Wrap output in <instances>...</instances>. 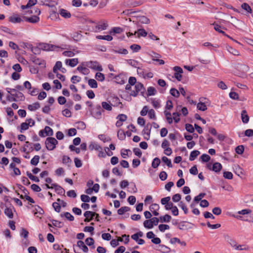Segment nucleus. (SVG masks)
Returning <instances> with one entry per match:
<instances>
[{
    "label": "nucleus",
    "mask_w": 253,
    "mask_h": 253,
    "mask_svg": "<svg viewBox=\"0 0 253 253\" xmlns=\"http://www.w3.org/2000/svg\"><path fill=\"white\" fill-rule=\"evenodd\" d=\"M77 246L80 248L84 253H87L88 252V248L84 244V242L82 241H78L77 243Z\"/></svg>",
    "instance_id": "14"
},
{
    "label": "nucleus",
    "mask_w": 253,
    "mask_h": 253,
    "mask_svg": "<svg viewBox=\"0 0 253 253\" xmlns=\"http://www.w3.org/2000/svg\"><path fill=\"white\" fill-rule=\"evenodd\" d=\"M159 248L158 251L162 253H169L171 251L175 253L174 250L171 251L170 248L164 245H159Z\"/></svg>",
    "instance_id": "11"
},
{
    "label": "nucleus",
    "mask_w": 253,
    "mask_h": 253,
    "mask_svg": "<svg viewBox=\"0 0 253 253\" xmlns=\"http://www.w3.org/2000/svg\"><path fill=\"white\" fill-rule=\"evenodd\" d=\"M117 136L120 140H123L126 138V133L122 129H119L117 133Z\"/></svg>",
    "instance_id": "35"
},
{
    "label": "nucleus",
    "mask_w": 253,
    "mask_h": 253,
    "mask_svg": "<svg viewBox=\"0 0 253 253\" xmlns=\"http://www.w3.org/2000/svg\"><path fill=\"white\" fill-rule=\"evenodd\" d=\"M200 154V152L198 150H194L192 151L190 155L189 160L191 161H194Z\"/></svg>",
    "instance_id": "22"
},
{
    "label": "nucleus",
    "mask_w": 253,
    "mask_h": 253,
    "mask_svg": "<svg viewBox=\"0 0 253 253\" xmlns=\"http://www.w3.org/2000/svg\"><path fill=\"white\" fill-rule=\"evenodd\" d=\"M213 25H214V29L215 31L218 32L222 34L224 36H226L225 33L220 29L221 28V27L220 25L217 24H213Z\"/></svg>",
    "instance_id": "56"
},
{
    "label": "nucleus",
    "mask_w": 253,
    "mask_h": 253,
    "mask_svg": "<svg viewBox=\"0 0 253 253\" xmlns=\"http://www.w3.org/2000/svg\"><path fill=\"white\" fill-rule=\"evenodd\" d=\"M95 78L98 81L100 82H103L105 80L104 75L100 72L96 73Z\"/></svg>",
    "instance_id": "52"
},
{
    "label": "nucleus",
    "mask_w": 253,
    "mask_h": 253,
    "mask_svg": "<svg viewBox=\"0 0 253 253\" xmlns=\"http://www.w3.org/2000/svg\"><path fill=\"white\" fill-rule=\"evenodd\" d=\"M149 126H151V125L150 124H148L142 131L143 134H146L147 136H148V138L144 137L146 140H149L151 132V128H148Z\"/></svg>",
    "instance_id": "20"
},
{
    "label": "nucleus",
    "mask_w": 253,
    "mask_h": 253,
    "mask_svg": "<svg viewBox=\"0 0 253 253\" xmlns=\"http://www.w3.org/2000/svg\"><path fill=\"white\" fill-rule=\"evenodd\" d=\"M36 65H38L41 66L42 67L44 68L45 67V62L44 60L38 58L37 60H36L35 62L34 63Z\"/></svg>",
    "instance_id": "32"
},
{
    "label": "nucleus",
    "mask_w": 253,
    "mask_h": 253,
    "mask_svg": "<svg viewBox=\"0 0 253 253\" xmlns=\"http://www.w3.org/2000/svg\"><path fill=\"white\" fill-rule=\"evenodd\" d=\"M112 51L115 53H119L122 54H127L128 53V51L125 48H119L118 49H113Z\"/></svg>",
    "instance_id": "25"
},
{
    "label": "nucleus",
    "mask_w": 253,
    "mask_h": 253,
    "mask_svg": "<svg viewBox=\"0 0 253 253\" xmlns=\"http://www.w3.org/2000/svg\"><path fill=\"white\" fill-rule=\"evenodd\" d=\"M159 229L161 232H164L166 230L169 229V226L167 224H160L159 225Z\"/></svg>",
    "instance_id": "64"
},
{
    "label": "nucleus",
    "mask_w": 253,
    "mask_h": 253,
    "mask_svg": "<svg viewBox=\"0 0 253 253\" xmlns=\"http://www.w3.org/2000/svg\"><path fill=\"white\" fill-rule=\"evenodd\" d=\"M142 2L140 1H130L129 3H127V5L128 7H136L138 5H140L142 4Z\"/></svg>",
    "instance_id": "51"
},
{
    "label": "nucleus",
    "mask_w": 253,
    "mask_h": 253,
    "mask_svg": "<svg viewBox=\"0 0 253 253\" xmlns=\"http://www.w3.org/2000/svg\"><path fill=\"white\" fill-rule=\"evenodd\" d=\"M157 93V91L155 87L150 86L147 88V95L152 96L154 95Z\"/></svg>",
    "instance_id": "36"
},
{
    "label": "nucleus",
    "mask_w": 253,
    "mask_h": 253,
    "mask_svg": "<svg viewBox=\"0 0 253 253\" xmlns=\"http://www.w3.org/2000/svg\"><path fill=\"white\" fill-rule=\"evenodd\" d=\"M169 92L172 96L177 98L180 95L179 91L175 88H171Z\"/></svg>",
    "instance_id": "40"
},
{
    "label": "nucleus",
    "mask_w": 253,
    "mask_h": 253,
    "mask_svg": "<svg viewBox=\"0 0 253 253\" xmlns=\"http://www.w3.org/2000/svg\"><path fill=\"white\" fill-rule=\"evenodd\" d=\"M206 195V193H201L200 194H199L198 196H196L195 198H194V201L196 202H199L200 201H201L202 199L205 197V196Z\"/></svg>",
    "instance_id": "62"
},
{
    "label": "nucleus",
    "mask_w": 253,
    "mask_h": 253,
    "mask_svg": "<svg viewBox=\"0 0 253 253\" xmlns=\"http://www.w3.org/2000/svg\"><path fill=\"white\" fill-rule=\"evenodd\" d=\"M62 68V62L61 61H57L55 66L53 68V72L56 73L58 70H60Z\"/></svg>",
    "instance_id": "43"
},
{
    "label": "nucleus",
    "mask_w": 253,
    "mask_h": 253,
    "mask_svg": "<svg viewBox=\"0 0 253 253\" xmlns=\"http://www.w3.org/2000/svg\"><path fill=\"white\" fill-rule=\"evenodd\" d=\"M137 20L141 24H148L150 22V19L145 16H137Z\"/></svg>",
    "instance_id": "15"
},
{
    "label": "nucleus",
    "mask_w": 253,
    "mask_h": 253,
    "mask_svg": "<svg viewBox=\"0 0 253 253\" xmlns=\"http://www.w3.org/2000/svg\"><path fill=\"white\" fill-rule=\"evenodd\" d=\"M23 20L16 14H14L8 18L9 21L12 23H19L22 22Z\"/></svg>",
    "instance_id": "8"
},
{
    "label": "nucleus",
    "mask_w": 253,
    "mask_h": 253,
    "mask_svg": "<svg viewBox=\"0 0 253 253\" xmlns=\"http://www.w3.org/2000/svg\"><path fill=\"white\" fill-rule=\"evenodd\" d=\"M108 26V23L106 20H101L95 26V29L97 31H100L105 30Z\"/></svg>",
    "instance_id": "5"
},
{
    "label": "nucleus",
    "mask_w": 253,
    "mask_h": 253,
    "mask_svg": "<svg viewBox=\"0 0 253 253\" xmlns=\"http://www.w3.org/2000/svg\"><path fill=\"white\" fill-rule=\"evenodd\" d=\"M135 90L136 91V92H137L138 93L141 91L142 90H143V92H144L145 91V88L143 86V84L141 83H139V82H137L135 85Z\"/></svg>",
    "instance_id": "28"
},
{
    "label": "nucleus",
    "mask_w": 253,
    "mask_h": 253,
    "mask_svg": "<svg viewBox=\"0 0 253 253\" xmlns=\"http://www.w3.org/2000/svg\"><path fill=\"white\" fill-rule=\"evenodd\" d=\"M58 143V141L55 138L52 137H47L45 141L46 148L49 151L54 150Z\"/></svg>",
    "instance_id": "1"
},
{
    "label": "nucleus",
    "mask_w": 253,
    "mask_h": 253,
    "mask_svg": "<svg viewBox=\"0 0 253 253\" xmlns=\"http://www.w3.org/2000/svg\"><path fill=\"white\" fill-rule=\"evenodd\" d=\"M123 30L120 27H114L113 28L111 31H110L109 34H111L112 33L116 34H120L123 32Z\"/></svg>",
    "instance_id": "54"
},
{
    "label": "nucleus",
    "mask_w": 253,
    "mask_h": 253,
    "mask_svg": "<svg viewBox=\"0 0 253 253\" xmlns=\"http://www.w3.org/2000/svg\"><path fill=\"white\" fill-rule=\"evenodd\" d=\"M24 20L31 23H36L40 21V18L37 15H34L30 17L23 16Z\"/></svg>",
    "instance_id": "7"
},
{
    "label": "nucleus",
    "mask_w": 253,
    "mask_h": 253,
    "mask_svg": "<svg viewBox=\"0 0 253 253\" xmlns=\"http://www.w3.org/2000/svg\"><path fill=\"white\" fill-rule=\"evenodd\" d=\"M44 133L46 134V135L51 136L53 134V130L48 126H46L44 128Z\"/></svg>",
    "instance_id": "46"
},
{
    "label": "nucleus",
    "mask_w": 253,
    "mask_h": 253,
    "mask_svg": "<svg viewBox=\"0 0 253 253\" xmlns=\"http://www.w3.org/2000/svg\"><path fill=\"white\" fill-rule=\"evenodd\" d=\"M60 14L62 17L65 18H69L71 16V13L64 9H60Z\"/></svg>",
    "instance_id": "26"
},
{
    "label": "nucleus",
    "mask_w": 253,
    "mask_h": 253,
    "mask_svg": "<svg viewBox=\"0 0 253 253\" xmlns=\"http://www.w3.org/2000/svg\"><path fill=\"white\" fill-rule=\"evenodd\" d=\"M89 148L91 150L95 149L97 151H99L100 150L102 149V147L101 146L95 143H91L89 145Z\"/></svg>",
    "instance_id": "24"
},
{
    "label": "nucleus",
    "mask_w": 253,
    "mask_h": 253,
    "mask_svg": "<svg viewBox=\"0 0 253 253\" xmlns=\"http://www.w3.org/2000/svg\"><path fill=\"white\" fill-rule=\"evenodd\" d=\"M52 185L53 186V188L55 189V192L60 195H64L65 191V190L59 185L56 183L52 184Z\"/></svg>",
    "instance_id": "10"
},
{
    "label": "nucleus",
    "mask_w": 253,
    "mask_h": 253,
    "mask_svg": "<svg viewBox=\"0 0 253 253\" xmlns=\"http://www.w3.org/2000/svg\"><path fill=\"white\" fill-rule=\"evenodd\" d=\"M85 244L88 246H92V248L94 249L95 246H93L94 244V240L92 238L88 237L85 240Z\"/></svg>",
    "instance_id": "39"
},
{
    "label": "nucleus",
    "mask_w": 253,
    "mask_h": 253,
    "mask_svg": "<svg viewBox=\"0 0 253 253\" xmlns=\"http://www.w3.org/2000/svg\"><path fill=\"white\" fill-rule=\"evenodd\" d=\"M39 160L40 156L36 155L31 159L30 164L33 166H37L39 162Z\"/></svg>",
    "instance_id": "37"
},
{
    "label": "nucleus",
    "mask_w": 253,
    "mask_h": 253,
    "mask_svg": "<svg viewBox=\"0 0 253 253\" xmlns=\"http://www.w3.org/2000/svg\"><path fill=\"white\" fill-rule=\"evenodd\" d=\"M88 84L91 88H95L97 87V83L94 79H89Z\"/></svg>",
    "instance_id": "42"
},
{
    "label": "nucleus",
    "mask_w": 253,
    "mask_h": 253,
    "mask_svg": "<svg viewBox=\"0 0 253 253\" xmlns=\"http://www.w3.org/2000/svg\"><path fill=\"white\" fill-rule=\"evenodd\" d=\"M171 219V216L168 214L160 217V219L162 222H169Z\"/></svg>",
    "instance_id": "30"
},
{
    "label": "nucleus",
    "mask_w": 253,
    "mask_h": 253,
    "mask_svg": "<svg viewBox=\"0 0 253 253\" xmlns=\"http://www.w3.org/2000/svg\"><path fill=\"white\" fill-rule=\"evenodd\" d=\"M235 151L236 153L238 154L241 155L244 153V147L243 145H239L238 146L236 149Z\"/></svg>",
    "instance_id": "59"
},
{
    "label": "nucleus",
    "mask_w": 253,
    "mask_h": 253,
    "mask_svg": "<svg viewBox=\"0 0 253 253\" xmlns=\"http://www.w3.org/2000/svg\"><path fill=\"white\" fill-rule=\"evenodd\" d=\"M130 48L133 52H138L141 49V46L138 44H133L130 45Z\"/></svg>",
    "instance_id": "63"
},
{
    "label": "nucleus",
    "mask_w": 253,
    "mask_h": 253,
    "mask_svg": "<svg viewBox=\"0 0 253 253\" xmlns=\"http://www.w3.org/2000/svg\"><path fill=\"white\" fill-rule=\"evenodd\" d=\"M40 107V104L38 102H35L33 104H30L28 106V109L31 111H33L38 109Z\"/></svg>",
    "instance_id": "18"
},
{
    "label": "nucleus",
    "mask_w": 253,
    "mask_h": 253,
    "mask_svg": "<svg viewBox=\"0 0 253 253\" xmlns=\"http://www.w3.org/2000/svg\"><path fill=\"white\" fill-rule=\"evenodd\" d=\"M97 39L106 40L107 41H111L113 40V37L110 35L101 36L98 35L96 37Z\"/></svg>",
    "instance_id": "29"
},
{
    "label": "nucleus",
    "mask_w": 253,
    "mask_h": 253,
    "mask_svg": "<svg viewBox=\"0 0 253 253\" xmlns=\"http://www.w3.org/2000/svg\"><path fill=\"white\" fill-rule=\"evenodd\" d=\"M101 105L102 108L107 111H111L112 109V104L110 103L103 101L102 102Z\"/></svg>",
    "instance_id": "27"
},
{
    "label": "nucleus",
    "mask_w": 253,
    "mask_h": 253,
    "mask_svg": "<svg viewBox=\"0 0 253 253\" xmlns=\"http://www.w3.org/2000/svg\"><path fill=\"white\" fill-rule=\"evenodd\" d=\"M187 221H181L178 223V228L180 230H188L189 229H191L192 227L188 226L187 224H185L187 223Z\"/></svg>",
    "instance_id": "19"
},
{
    "label": "nucleus",
    "mask_w": 253,
    "mask_h": 253,
    "mask_svg": "<svg viewBox=\"0 0 253 253\" xmlns=\"http://www.w3.org/2000/svg\"><path fill=\"white\" fill-rule=\"evenodd\" d=\"M78 58L67 59L66 60V63L68 64L70 66L74 67L78 63Z\"/></svg>",
    "instance_id": "17"
},
{
    "label": "nucleus",
    "mask_w": 253,
    "mask_h": 253,
    "mask_svg": "<svg viewBox=\"0 0 253 253\" xmlns=\"http://www.w3.org/2000/svg\"><path fill=\"white\" fill-rule=\"evenodd\" d=\"M60 216L61 217L65 216L67 219L71 221L74 220V216L69 212H66L64 213H61Z\"/></svg>",
    "instance_id": "33"
},
{
    "label": "nucleus",
    "mask_w": 253,
    "mask_h": 253,
    "mask_svg": "<svg viewBox=\"0 0 253 253\" xmlns=\"http://www.w3.org/2000/svg\"><path fill=\"white\" fill-rule=\"evenodd\" d=\"M62 163L69 167L72 163V160L69 156L64 155L62 158Z\"/></svg>",
    "instance_id": "31"
},
{
    "label": "nucleus",
    "mask_w": 253,
    "mask_h": 253,
    "mask_svg": "<svg viewBox=\"0 0 253 253\" xmlns=\"http://www.w3.org/2000/svg\"><path fill=\"white\" fill-rule=\"evenodd\" d=\"M143 225L145 228L148 229H152L153 227V225L152 224L150 219L144 221L143 222Z\"/></svg>",
    "instance_id": "47"
},
{
    "label": "nucleus",
    "mask_w": 253,
    "mask_h": 253,
    "mask_svg": "<svg viewBox=\"0 0 253 253\" xmlns=\"http://www.w3.org/2000/svg\"><path fill=\"white\" fill-rule=\"evenodd\" d=\"M224 237L225 240L231 246L234 248L236 247L237 243L233 239L231 238L228 235H225Z\"/></svg>",
    "instance_id": "16"
},
{
    "label": "nucleus",
    "mask_w": 253,
    "mask_h": 253,
    "mask_svg": "<svg viewBox=\"0 0 253 253\" xmlns=\"http://www.w3.org/2000/svg\"><path fill=\"white\" fill-rule=\"evenodd\" d=\"M226 49L231 54L234 55H239V51L232 47L231 46H230L229 45L226 46Z\"/></svg>",
    "instance_id": "34"
},
{
    "label": "nucleus",
    "mask_w": 253,
    "mask_h": 253,
    "mask_svg": "<svg viewBox=\"0 0 253 253\" xmlns=\"http://www.w3.org/2000/svg\"><path fill=\"white\" fill-rule=\"evenodd\" d=\"M242 121L244 124H247L249 121V116L247 114V112L246 110H243L241 112V114Z\"/></svg>",
    "instance_id": "12"
},
{
    "label": "nucleus",
    "mask_w": 253,
    "mask_h": 253,
    "mask_svg": "<svg viewBox=\"0 0 253 253\" xmlns=\"http://www.w3.org/2000/svg\"><path fill=\"white\" fill-rule=\"evenodd\" d=\"M4 213L9 218H12L13 216L12 209L10 207L6 206L4 210Z\"/></svg>",
    "instance_id": "23"
},
{
    "label": "nucleus",
    "mask_w": 253,
    "mask_h": 253,
    "mask_svg": "<svg viewBox=\"0 0 253 253\" xmlns=\"http://www.w3.org/2000/svg\"><path fill=\"white\" fill-rule=\"evenodd\" d=\"M29 126V123L26 122L22 123L21 124L20 127V132H23V130H26L28 129Z\"/></svg>",
    "instance_id": "60"
},
{
    "label": "nucleus",
    "mask_w": 253,
    "mask_h": 253,
    "mask_svg": "<svg viewBox=\"0 0 253 253\" xmlns=\"http://www.w3.org/2000/svg\"><path fill=\"white\" fill-rule=\"evenodd\" d=\"M89 68L92 69L94 70L102 71L103 70V68L101 65H99L98 62L97 61H90L89 63Z\"/></svg>",
    "instance_id": "6"
},
{
    "label": "nucleus",
    "mask_w": 253,
    "mask_h": 253,
    "mask_svg": "<svg viewBox=\"0 0 253 253\" xmlns=\"http://www.w3.org/2000/svg\"><path fill=\"white\" fill-rule=\"evenodd\" d=\"M200 159L203 162H208L210 160L211 157L208 154H204L202 155H201V156L200 157Z\"/></svg>",
    "instance_id": "58"
},
{
    "label": "nucleus",
    "mask_w": 253,
    "mask_h": 253,
    "mask_svg": "<svg viewBox=\"0 0 253 253\" xmlns=\"http://www.w3.org/2000/svg\"><path fill=\"white\" fill-rule=\"evenodd\" d=\"M162 160L164 162L169 168H172V165L171 162V160L168 159L167 157L164 156L162 158Z\"/></svg>",
    "instance_id": "38"
},
{
    "label": "nucleus",
    "mask_w": 253,
    "mask_h": 253,
    "mask_svg": "<svg viewBox=\"0 0 253 253\" xmlns=\"http://www.w3.org/2000/svg\"><path fill=\"white\" fill-rule=\"evenodd\" d=\"M173 70L175 72L174 74V78L178 81H180L182 79V74L183 71L182 69L179 66H175L173 68Z\"/></svg>",
    "instance_id": "3"
},
{
    "label": "nucleus",
    "mask_w": 253,
    "mask_h": 253,
    "mask_svg": "<svg viewBox=\"0 0 253 253\" xmlns=\"http://www.w3.org/2000/svg\"><path fill=\"white\" fill-rule=\"evenodd\" d=\"M77 69L79 71L82 72V73L84 75H86L89 72V70L87 68L85 67H83L81 66H78Z\"/></svg>",
    "instance_id": "50"
},
{
    "label": "nucleus",
    "mask_w": 253,
    "mask_h": 253,
    "mask_svg": "<svg viewBox=\"0 0 253 253\" xmlns=\"http://www.w3.org/2000/svg\"><path fill=\"white\" fill-rule=\"evenodd\" d=\"M241 7L250 13L252 12V10L251 6L247 3H243L241 5Z\"/></svg>",
    "instance_id": "49"
},
{
    "label": "nucleus",
    "mask_w": 253,
    "mask_h": 253,
    "mask_svg": "<svg viewBox=\"0 0 253 253\" xmlns=\"http://www.w3.org/2000/svg\"><path fill=\"white\" fill-rule=\"evenodd\" d=\"M98 138L104 142H109L111 140V139L109 137L106 136L104 134H99Z\"/></svg>",
    "instance_id": "53"
},
{
    "label": "nucleus",
    "mask_w": 253,
    "mask_h": 253,
    "mask_svg": "<svg viewBox=\"0 0 253 253\" xmlns=\"http://www.w3.org/2000/svg\"><path fill=\"white\" fill-rule=\"evenodd\" d=\"M222 168V166L220 163L218 162H215L212 165V168L211 169V170L214 171L215 172L219 173L221 170Z\"/></svg>",
    "instance_id": "13"
},
{
    "label": "nucleus",
    "mask_w": 253,
    "mask_h": 253,
    "mask_svg": "<svg viewBox=\"0 0 253 253\" xmlns=\"http://www.w3.org/2000/svg\"><path fill=\"white\" fill-rule=\"evenodd\" d=\"M52 207L54 208V210L57 212H59L61 211V205L58 202H54L52 203Z\"/></svg>",
    "instance_id": "55"
},
{
    "label": "nucleus",
    "mask_w": 253,
    "mask_h": 253,
    "mask_svg": "<svg viewBox=\"0 0 253 253\" xmlns=\"http://www.w3.org/2000/svg\"><path fill=\"white\" fill-rule=\"evenodd\" d=\"M6 90L8 93L11 94L12 96H14L15 98L18 99V101L23 100L25 98L23 94L21 92L17 91L16 89L7 88Z\"/></svg>",
    "instance_id": "2"
},
{
    "label": "nucleus",
    "mask_w": 253,
    "mask_h": 253,
    "mask_svg": "<svg viewBox=\"0 0 253 253\" xmlns=\"http://www.w3.org/2000/svg\"><path fill=\"white\" fill-rule=\"evenodd\" d=\"M165 115L166 117V119L168 121V123L169 124H171L172 123V118L171 117V113L169 112L165 111L164 112Z\"/></svg>",
    "instance_id": "45"
},
{
    "label": "nucleus",
    "mask_w": 253,
    "mask_h": 253,
    "mask_svg": "<svg viewBox=\"0 0 253 253\" xmlns=\"http://www.w3.org/2000/svg\"><path fill=\"white\" fill-rule=\"evenodd\" d=\"M161 163V161L159 158H155L154 159L152 163V167L156 169L158 168V167L159 166L160 164Z\"/></svg>",
    "instance_id": "44"
},
{
    "label": "nucleus",
    "mask_w": 253,
    "mask_h": 253,
    "mask_svg": "<svg viewBox=\"0 0 253 253\" xmlns=\"http://www.w3.org/2000/svg\"><path fill=\"white\" fill-rule=\"evenodd\" d=\"M197 108L198 110L204 111L207 109V106L205 104V103L204 102H200L197 104Z\"/></svg>",
    "instance_id": "41"
},
{
    "label": "nucleus",
    "mask_w": 253,
    "mask_h": 253,
    "mask_svg": "<svg viewBox=\"0 0 253 253\" xmlns=\"http://www.w3.org/2000/svg\"><path fill=\"white\" fill-rule=\"evenodd\" d=\"M185 129L190 133H193L195 130V128L193 126L190 124H186L185 125Z\"/></svg>",
    "instance_id": "57"
},
{
    "label": "nucleus",
    "mask_w": 253,
    "mask_h": 253,
    "mask_svg": "<svg viewBox=\"0 0 253 253\" xmlns=\"http://www.w3.org/2000/svg\"><path fill=\"white\" fill-rule=\"evenodd\" d=\"M39 46L41 47V49L45 51L53 50L56 48H58V46L46 43H40Z\"/></svg>",
    "instance_id": "4"
},
{
    "label": "nucleus",
    "mask_w": 253,
    "mask_h": 253,
    "mask_svg": "<svg viewBox=\"0 0 253 253\" xmlns=\"http://www.w3.org/2000/svg\"><path fill=\"white\" fill-rule=\"evenodd\" d=\"M29 46L30 47L31 51L34 54H39L41 53V47H33L32 44H28Z\"/></svg>",
    "instance_id": "21"
},
{
    "label": "nucleus",
    "mask_w": 253,
    "mask_h": 253,
    "mask_svg": "<svg viewBox=\"0 0 253 253\" xmlns=\"http://www.w3.org/2000/svg\"><path fill=\"white\" fill-rule=\"evenodd\" d=\"M26 174L31 180L36 182H39L40 181V180L38 177L32 175L30 172L27 171Z\"/></svg>",
    "instance_id": "48"
},
{
    "label": "nucleus",
    "mask_w": 253,
    "mask_h": 253,
    "mask_svg": "<svg viewBox=\"0 0 253 253\" xmlns=\"http://www.w3.org/2000/svg\"><path fill=\"white\" fill-rule=\"evenodd\" d=\"M147 35V33L144 29H139L138 30V37H146Z\"/></svg>",
    "instance_id": "61"
},
{
    "label": "nucleus",
    "mask_w": 253,
    "mask_h": 253,
    "mask_svg": "<svg viewBox=\"0 0 253 253\" xmlns=\"http://www.w3.org/2000/svg\"><path fill=\"white\" fill-rule=\"evenodd\" d=\"M115 79L117 84H124L126 80V77L123 74H119L115 77Z\"/></svg>",
    "instance_id": "9"
}]
</instances>
